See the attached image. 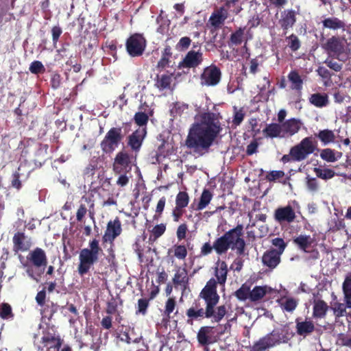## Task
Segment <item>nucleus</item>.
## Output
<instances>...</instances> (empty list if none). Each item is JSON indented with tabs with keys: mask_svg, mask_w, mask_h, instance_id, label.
I'll return each instance as SVG.
<instances>
[{
	"mask_svg": "<svg viewBox=\"0 0 351 351\" xmlns=\"http://www.w3.org/2000/svg\"><path fill=\"white\" fill-rule=\"evenodd\" d=\"M227 275V263L223 261L219 262L215 269L217 280L215 278H210L199 295V298L204 300L205 308L202 307L199 300H195L192 306L186 311L187 324H193L194 321H199L205 318L212 319L213 322L218 323L224 317L227 313V309L225 305L217 306L220 299L217 288V283L225 285Z\"/></svg>",
	"mask_w": 351,
	"mask_h": 351,
	"instance_id": "nucleus-1",
	"label": "nucleus"
},
{
	"mask_svg": "<svg viewBox=\"0 0 351 351\" xmlns=\"http://www.w3.org/2000/svg\"><path fill=\"white\" fill-rule=\"evenodd\" d=\"M222 128L218 115L207 112L200 114L186 136L185 145L195 155L202 156L208 153Z\"/></svg>",
	"mask_w": 351,
	"mask_h": 351,
	"instance_id": "nucleus-2",
	"label": "nucleus"
},
{
	"mask_svg": "<svg viewBox=\"0 0 351 351\" xmlns=\"http://www.w3.org/2000/svg\"><path fill=\"white\" fill-rule=\"evenodd\" d=\"M243 234V224H237L214 241V250L218 255L226 254L229 249L236 250L238 256L244 255L246 243Z\"/></svg>",
	"mask_w": 351,
	"mask_h": 351,
	"instance_id": "nucleus-3",
	"label": "nucleus"
},
{
	"mask_svg": "<svg viewBox=\"0 0 351 351\" xmlns=\"http://www.w3.org/2000/svg\"><path fill=\"white\" fill-rule=\"evenodd\" d=\"M103 253L99 246V241L93 239L88 243V247L80 250L79 254V265L77 271L80 276H84L90 269L91 267L96 263L99 255Z\"/></svg>",
	"mask_w": 351,
	"mask_h": 351,
	"instance_id": "nucleus-4",
	"label": "nucleus"
},
{
	"mask_svg": "<svg viewBox=\"0 0 351 351\" xmlns=\"http://www.w3.org/2000/svg\"><path fill=\"white\" fill-rule=\"evenodd\" d=\"M16 232L12 237V251L14 254L25 252L30 250L33 245L32 238L25 234L26 225L21 219L16 221Z\"/></svg>",
	"mask_w": 351,
	"mask_h": 351,
	"instance_id": "nucleus-5",
	"label": "nucleus"
},
{
	"mask_svg": "<svg viewBox=\"0 0 351 351\" xmlns=\"http://www.w3.org/2000/svg\"><path fill=\"white\" fill-rule=\"evenodd\" d=\"M317 143L312 136L304 138L298 144L290 149L293 161H302L313 154L317 148Z\"/></svg>",
	"mask_w": 351,
	"mask_h": 351,
	"instance_id": "nucleus-6",
	"label": "nucleus"
},
{
	"mask_svg": "<svg viewBox=\"0 0 351 351\" xmlns=\"http://www.w3.org/2000/svg\"><path fill=\"white\" fill-rule=\"evenodd\" d=\"M124 138L121 127L111 128L101 141L102 152L107 154H112L119 145Z\"/></svg>",
	"mask_w": 351,
	"mask_h": 351,
	"instance_id": "nucleus-7",
	"label": "nucleus"
},
{
	"mask_svg": "<svg viewBox=\"0 0 351 351\" xmlns=\"http://www.w3.org/2000/svg\"><path fill=\"white\" fill-rule=\"evenodd\" d=\"M147 46L145 38L141 34H134L126 40L125 47L127 52L131 57L142 56Z\"/></svg>",
	"mask_w": 351,
	"mask_h": 351,
	"instance_id": "nucleus-8",
	"label": "nucleus"
},
{
	"mask_svg": "<svg viewBox=\"0 0 351 351\" xmlns=\"http://www.w3.org/2000/svg\"><path fill=\"white\" fill-rule=\"evenodd\" d=\"M322 48L330 57L337 58L339 60H343L342 56L345 51V45L341 38L332 36L322 45Z\"/></svg>",
	"mask_w": 351,
	"mask_h": 351,
	"instance_id": "nucleus-9",
	"label": "nucleus"
},
{
	"mask_svg": "<svg viewBox=\"0 0 351 351\" xmlns=\"http://www.w3.org/2000/svg\"><path fill=\"white\" fill-rule=\"evenodd\" d=\"M132 156L127 151L119 152L114 159L112 164L113 171L115 173H129L132 169Z\"/></svg>",
	"mask_w": 351,
	"mask_h": 351,
	"instance_id": "nucleus-10",
	"label": "nucleus"
},
{
	"mask_svg": "<svg viewBox=\"0 0 351 351\" xmlns=\"http://www.w3.org/2000/svg\"><path fill=\"white\" fill-rule=\"evenodd\" d=\"M280 342V334L278 331L273 330L255 342L250 351H265L267 349L274 347Z\"/></svg>",
	"mask_w": 351,
	"mask_h": 351,
	"instance_id": "nucleus-11",
	"label": "nucleus"
},
{
	"mask_svg": "<svg viewBox=\"0 0 351 351\" xmlns=\"http://www.w3.org/2000/svg\"><path fill=\"white\" fill-rule=\"evenodd\" d=\"M221 70L215 65L206 67L200 75V83L202 86H216L221 80Z\"/></svg>",
	"mask_w": 351,
	"mask_h": 351,
	"instance_id": "nucleus-12",
	"label": "nucleus"
},
{
	"mask_svg": "<svg viewBox=\"0 0 351 351\" xmlns=\"http://www.w3.org/2000/svg\"><path fill=\"white\" fill-rule=\"evenodd\" d=\"M197 47V45L193 44V49L188 51L182 60L179 62L178 68H196L202 64L203 62V53L200 49L195 51V49Z\"/></svg>",
	"mask_w": 351,
	"mask_h": 351,
	"instance_id": "nucleus-13",
	"label": "nucleus"
},
{
	"mask_svg": "<svg viewBox=\"0 0 351 351\" xmlns=\"http://www.w3.org/2000/svg\"><path fill=\"white\" fill-rule=\"evenodd\" d=\"M122 232L121 222L118 217L113 220H110L106 226L104 234L102 237L103 243H109L114 245L115 239Z\"/></svg>",
	"mask_w": 351,
	"mask_h": 351,
	"instance_id": "nucleus-14",
	"label": "nucleus"
},
{
	"mask_svg": "<svg viewBox=\"0 0 351 351\" xmlns=\"http://www.w3.org/2000/svg\"><path fill=\"white\" fill-rule=\"evenodd\" d=\"M298 15V11L292 8L285 9L280 12L278 24L285 34H286L287 31L292 29L295 25Z\"/></svg>",
	"mask_w": 351,
	"mask_h": 351,
	"instance_id": "nucleus-15",
	"label": "nucleus"
},
{
	"mask_svg": "<svg viewBox=\"0 0 351 351\" xmlns=\"http://www.w3.org/2000/svg\"><path fill=\"white\" fill-rule=\"evenodd\" d=\"M296 217L294 209L291 206H280L277 208L274 213V218L280 224L284 223H291Z\"/></svg>",
	"mask_w": 351,
	"mask_h": 351,
	"instance_id": "nucleus-16",
	"label": "nucleus"
},
{
	"mask_svg": "<svg viewBox=\"0 0 351 351\" xmlns=\"http://www.w3.org/2000/svg\"><path fill=\"white\" fill-rule=\"evenodd\" d=\"M214 327L210 326H202L197 334V339L202 346H208L217 342L218 337L214 335Z\"/></svg>",
	"mask_w": 351,
	"mask_h": 351,
	"instance_id": "nucleus-17",
	"label": "nucleus"
},
{
	"mask_svg": "<svg viewBox=\"0 0 351 351\" xmlns=\"http://www.w3.org/2000/svg\"><path fill=\"white\" fill-rule=\"evenodd\" d=\"M146 134V128H143L135 130L128 136V145L132 151L134 152H139Z\"/></svg>",
	"mask_w": 351,
	"mask_h": 351,
	"instance_id": "nucleus-18",
	"label": "nucleus"
},
{
	"mask_svg": "<svg viewBox=\"0 0 351 351\" xmlns=\"http://www.w3.org/2000/svg\"><path fill=\"white\" fill-rule=\"evenodd\" d=\"M27 260L36 267L45 268L47 265V257L44 250L36 247L31 251L27 256Z\"/></svg>",
	"mask_w": 351,
	"mask_h": 351,
	"instance_id": "nucleus-19",
	"label": "nucleus"
},
{
	"mask_svg": "<svg viewBox=\"0 0 351 351\" xmlns=\"http://www.w3.org/2000/svg\"><path fill=\"white\" fill-rule=\"evenodd\" d=\"M172 282L176 287L180 286L182 291H184L189 287V278L186 269L177 267Z\"/></svg>",
	"mask_w": 351,
	"mask_h": 351,
	"instance_id": "nucleus-20",
	"label": "nucleus"
},
{
	"mask_svg": "<svg viewBox=\"0 0 351 351\" xmlns=\"http://www.w3.org/2000/svg\"><path fill=\"white\" fill-rule=\"evenodd\" d=\"M282 136H293L298 133L301 128L302 123L300 119L295 118L289 119L284 121L282 124Z\"/></svg>",
	"mask_w": 351,
	"mask_h": 351,
	"instance_id": "nucleus-21",
	"label": "nucleus"
},
{
	"mask_svg": "<svg viewBox=\"0 0 351 351\" xmlns=\"http://www.w3.org/2000/svg\"><path fill=\"white\" fill-rule=\"evenodd\" d=\"M280 256L274 249L267 250L262 256L263 264L273 269L280 263Z\"/></svg>",
	"mask_w": 351,
	"mask_h": 351,
	"instance_id": "nucleus-22",
	"label": "nucleus"
},
{
	"mask_svg": "<svg viewBox=\"0 0 351 351\" xmlns=\"http://www.w3.org/2000/svg\"><path fill=\"white\" fill-rule=\"evenodd\" d=\"M228 16V11L223 7H221L212 13L209 19V22L215 28H219L223 24Z\"/></svg>",
	"mask_w": 351,
	"mask_h": 351,
	"instance_id": "nucleus-23",
	"label": "nucleus"
},
{
	"mask_svg": "<svg viewBox=\"0 0 351 351\" xmlns=\"http://www.w3.org/2000/svg\"><path fill=\"white\" fill-rule=\"evenodd\" d=\"M173 73H169L168 71L162 75L157 74L154 80V86L160 90L169 89L172 82Z\"/></svg>",
	"mask_w": 351,
	"mask_h": 351,
	"instance_id": "nucleus-24",
	"label": "nucleus"
},
{
	"mask_svg": "<svg viewBox=\"0 0 351 351\" xmlns=\"http://www.w3.org/2000/svg\"><path fill=\"white\" fill-rule=\"evenodd\" d=\"M40 313L43 317L51 320L55 313L58 312L60 308H64L65 306H60L57 303L51 300H47L44 305L40 306Z\"/></svg>",
	"mask_w": 351,
	"mask_h": 351,
	"instance_id": "nucleus-25",
	"label": "nucleus"
},
{
	"mask_svg": "<svg viewBox=\"0 0 351 351\" xmlns=\"http://www.w3.org/2000/svg\"><path fill=\"white\" fill-rule=\"evenodd\" d=\"M330 306L323 300H315L313 307V316L315 319H322L326 317Z\"/></svg>",
	"mask_w": 351,
	"mask_h": 351,
	"instance_id": "nucleus-26",
	"label": "nucleus"
},
{
	"mask_svg": "<svg viewBox=\"0 0 351 351\" xmlns=\"http://www.w3.org/2000/svg\"><path fill=\"white\" fill-rule=\"evenodd\" d=\"M309 103L317 108H324L328 105L329 99L326 93H316L311 95Z\"/></svg>",
	"mask_w": 351,
	"mask_h": 351,
	"instance_id": "nucleus-27",
	"label": "nucleus"
},
{
	"mask_svg": "<svg viewBox=\"0 0 351 351\" xmlns=\"http://www.w3.org/2000/svg\"><path fill=\"white\" fill-rule=\"evenodd\" d=\"M176 306L177 304L175 298L171 297L167 299L162 313V324H167L169 322L170 319L172 317L171 315L176 310Z\"/></svg>",
	"mask_w": 351,
	"mask_h": 351,
	"instance_id": "nucleus-28",
	"label": "nucleus"
},
{
	"mask_svg": "<svg viewBox=\"0 0 351 351\" xmlns=\"http://www.w3.org/2000/svg\"><path fill=\"white\" fill-rule=\"evenodd\" d=\"M263 133L266 138L282 137V125L276 123L267 124L263 130Z\"/></svg>",
	"mask_w": 351,
	"mask_h": 351,
	"instance_id": "nucleus-29",
	"label": "nucleus"
},
{
	"mask_svg": "<svg viewBox=\"0 0 351 351\" xmlns=\"http://www.w3.org/2000/svg\"><path fill=\"white\" fill-rule=\"evenodd\" d=\"M334 300L337 299V297L334 295ZM348 308L347 303H341L338 301L333 300L330 302V308L332 311L333 315L336 319L346 316L347 315L346 308Z\"/></svg>",
	"mask_w": 351,
	"mask_h": 351,
	"instance_id": "nucleus-30",
	"label": "nucleus"
},
{
	"mask_svg": "<svg viewBox=\"0 0 351 351\" xmlns=\"http://www.w3.org/2000/svg\"><path fill=\"white\" fill-rule=\"evenodd\" d=\"M315 330V326L312 321L299 322L296 319V331L299 335L306 336L311 334Z\"/></svg>",
	"mask_w": 351,
	"mask_h": 351,
	"instance_id": "nucleus-31",
	"label": "nucleus"
},
{
	"mask_svg": "<svg viewBox=\"0 0 351 351\" xmlns=\"http://www.w3.org/2000/svg\"><path fill=\"white\" fill-rule=\"evenodd\" d=\"M288 79L291 83V88L298 93H301L303 87V80L296 70L290 71L288 75Z\"/></svg>",
	"mask_w": 351,
	"mask_h": 351,
	"instance_id": "nucleus-32",
	"label": "nucleus"
},
{
	"mask_svg": "<svg viewBox=\"0 0 351 351\" xmlns=\"http://www.w3.org/2000/svg\"><path fill=\"white\" fill-rule=\"evenodd\" d=\"M41 343L45 347L49 346H59L61 347L62 340L59 336H56L54 334L47 333L43 336L41 338Z\"/></svg>",
	"mask_w": 351,
	"mask_h": 351,
	"instance_id": "nucleus-33",
	"label": "nucleus"
},
{
	"mask_svg": "<svg viewBox=\"0 0 351 351\" xmlns=\"http://www.w3.org/2000/svg\"><path fill=\"white\" fill-rule=\"evenodd\" d=\"M293 241L301 250L308 252L307 249L313 243V239L309 235L300 234L294 238Z\"/></svg>",
	"mask_w": 351,
	"mask_h": 351,
	"instance_id": "nucleus-34",
	"label": "nucleus"
},
{
	"mask_svg": "<svg viewBox=\"0 0 351 351\" xmlns=\"http://www.w3.org/2000/svg\"><path fill=\"white\" fill-rule=\"evenodd\" d=\"M213 197V193L209 189H204L201 194L199 201L197 205L195 210H202L210 202Z\"/></svg>",
	"mask_w": 351,
	"mask_h": 351,
	"instance_id": "nucleus-35",
	"label": "nucleus"
},
{
	"mask_svg": "<svg viewBox=\"0 0 351 351\" xmlns=\"http://www.w3.org/2000/svg\"><path fill=\"white\" fill-rule=\"evenodd\" d=\"M267 293V287L266 286H255L253 289L250 290V300L255 302L261 300Z\"/></svg>",
	"mask_w": 351,
	"mask_h": 351,
	"instance_id": "nucleus-36",
	"label": "nucleus"
},
{
	"mask_svg": "<svg viewBox=\"0 0 351 351\" xmlns=\"http://www.w3.org/2000/svg\"><path fill=\"white\" fill-rule=\"evenodd\" d=\"M322 24L324 27L333 30L343 28L345 26V23L336 17H329L325 19L322 21Z\"/></svg>",
	"mask_w": 351,
	"mask_h": 351,
	"instance_id": "nucleus-37",
	"label": "nucleus"
},
{
	"mask_svg": "<svg viewBox=\"0 0 351 351\" xmlns=\"http://www.w3.org/2000/svg\"><path fill=\"white\" fill-rule=\"evenodd\" d=\"M344 301L347 303L348 308H351V274L347 276L342 285Z\"/></svg>",
	"mask_w": 351,
	"mask_h": 351,
	"instance_id": "nucleus-38",
	"label": "nucleus"
},
{
	"mask_svg": "<svg viewBox=\"0 0 351 351\" xmlns=\"http://www.w3.org/2000/svg\"><path fill=\"white\" fill-rule=\"evenodd\" d=\"M245 27H239L235 32L230 34V40L228 43L229 46L240 45L244 40Z\"/></svg>",
	"mask_w": 351,
	"mask_h": 351,
	"instance_id": "nucleus-39",
	"label": "nucleus"
},
{
	"mask_svg": "<svg viewBox=\"0 0 351 351\" xmlns=\"http://www.w3.org/2000/svg\"><path fill=\"white\" fill-rule=\"evenodd\" d=\"M315 136L323 143L324 145H328L333 143L335 139V135L332 130L326 129L320 130Z\"/></svg>",
	"mask_w": 351,
	"mask_h": 351,
	"instance_id": "nucleus-40",
	"label": "nucleus"
},
{
	"mask_svg": "<svg viewBox=\"0 0 351 351\" xmlns=\"http://www.w3.org/2000/svg\"><path fill=\"white\" fill-rule=\"evenodd\" d=\"M234 295L240 301H245L247 299L250 300V287L246 283L243 284L241 287L235 291Z\"/></svg>",
	"mask_w": 351,
	"mask_h": 351,
	"instance_id": "nucleus-41",
	"label": "nucleus"
},
{
	"mask_svg": "<svg viewBox=\"0 0 351 351\" xmlns=\"http://www.w3.org/2000/svg\"><path fill=\"white\" fill-rule=\"evenodd\" d=\"M298 301L293 298H287L285 301L280 303V306L283 311L287 312H293L297 307Z\"/></svg>",
	"mask_w": 351,
	"mask_h": 351,
	"instance_id": "nucleus-42",
	"label": "nucleus"
},
{
	"mask_svg": "<svg viewBox=\"0 0 351 351\" xmlns=\"http://www.w3.org/2000/svg\"><path fill=\"white\" fill-rule=\"evenodd\" d=\"M14 314L11 306L8 303L3 302L0 305V317L3 319H12Z\"/></svg>",
	"mask_w": 351,
	"mask_h": 351,
	"instance_id": "nucleus-43",
	"label": "nucleus"
},
{
	"mask_svg": "<svg viewBox=\"0 0 351 351\" xmlns=\"http://www.w3.org/2000/svg\"><path fill=\"white\" fill-rule=\"evenodd\" d=\"M313 171L315 173L317 177L325 180L332 178L335 175V171L331 169H322L319 167H315Z\"/></svg>",
	"mask_w": 351,
	"mask_h": 351,
	"instance_id": "nucleus-44",
	"label": "nucleus"
},
{
	"mask_svg": "<svg viewBox=\"0 0 351 351\" xmlns=\"http://www.w3.org/2000/svg\"><path fill=\"white\" fill-rule=\"evenodd\" d=\"M287 41V46L291 51H297L301 47V41L299 38L294 34H291L290 36L286 38Z\"/></svg>",
	"mask_w": 351,
	"mask_h": 351,
	"instance_id": "nucleus-45",
	"label": "nucleus"
},
{
	"mask_svg": "<svg viewBox=\"0 0 351 351\" xmlns=\"http://www.w3.org/2000/svg\"><path fill=\"white\" fill-rule=\"evenodd\" d=\"M165 230L166 225L165 223H160L155 226L151 230L149 239L155 241L165 233Z\"/></svg>",
	"mask_w": 351,
	"mask_h": 351,
	"instance_id": "nucleus-46",
	"label": "nucleus"
},
{
	"mask_svg": "<svg viewBox=\"0 0 351 351\" xmlns=\"http://www.w3.org/2000/svg\"><path fill=\"white\" fill-rule=\"evenodd\" d=\"M189 203V194L186 191H180L176 197V206L185 208Z\"/></svg>",
	"mask_w": 351,
	"mask_h": 351,
	"instance_id": "nucleus-47",
	"label": "nucleus"
},
{
	"mask_svg": "<svg viewBox=\"0 0 351 351\" xmlns=\"http://www.w3.org/2000/svg\"><path fill=\"white\" fill-rule=\"evenodd\" d=\"M24 167L22 165H21L17 171H16L12 176V181H11V185L12 187L16 189L17 190H19L22 187V184L20 180V178L22 176L23 173L22 169Z\"/></svg>",
	"mask_w": 351,
	"mask_h": 351,
	"instance_id": "nucleus-48",
	"label": "nucleus"
},
{
	"mask_svg": "<svg viewBox=\"0 0 351 351\" xmlns=\"http://www.w3.org/2000/svg\"><path fill=\"white\" fill-rule=\"evenodd\" d=\"M320 157L322 159L328 162H334L337 160L335 150L330 148L322 149L320 153Z\"/></svg>",
	"mask_w": 351,
	"mask_h": 351,
	"instance_id": "nucleus-49",
	"label": "nucleus"
},
{
	"mask_svg": "<svg viewBox=\"0 0 351 351\" xmlns=\"http://www.w3.org/2000/svg\"><path fill=\"white\" fill-rule=\"evenodd\" d=\"M233 110L234 116L232 119V124L237 127L242 123L245 114L242 108L238 109L237 106H234Z\"/></svg>",
	"mask_w": 351,
	"mask_h": 351,
	"instance_id": "nucleus-50",
	"label": "nucleus"
},
{
	"mask_svg": "<svg viewBox=\"0 0 351 351\" xmlns=\"http://www.w3.org/2000/svg\"><path fill=\"white\" fill-rule=\"evenodd\" d=\"M174 256L180 260H184L187 256V249L184 245H173Z\"/></svg>",
	"mask_w": 351,
	"mask_h": 351,
	"instance_id": "nucleus-51",
	"label": "nucleus"
},
{
	"mask_svg": "<svg viewBox=\"0 0 351 351\" xmlns=\"http://www.w3.org/2000/svg\"><path fill=\"white\" fill-rule=\"evenodd\" d=\"M134 122L138 126H145L149 121L148 115L143 112H136L134 117Z\"/></svg>",
	"mask_w": 351,
	"mask_h": 351,
	"instance_id": "nucleus-52",
	"label": "nucleus"
},
{
	"mask_svg": "<svg viewBox=\"0 0 351 351\" xmlns=\"http://www.w3.org/2000/svg\"><path fill=\"white\" fill-rule=\"evenodd\" d=\"M29 71L33 74L44 73L45 72V68L43 63L38 60L33 61L29 65Z\"/></svg>",
	"mask_w": 351,
	"mask_h": 351,
	"instance_id": "nucleus-53",
	"label": "nucleus"
},
{
	"mask_svg": "<svg viewBox=\"0 0 351 351\" xmlns=\"http://www.w3.org/2000/svg\"><path fill=\"white\" fill-rule=\"evenodd\" d=\"M271 243L276 247V249H275L276 252L282 255L287 247V243L285 242L284 239L280 237H276L271 240Z\"/></svg>",
	"mask_w": 351,
	"mask_h": 351,
	"instance_id": "nucleus-54",
	"label": "nucleus"
},
{
	"mask_svg": "<svg viewBox=\"0 0 351 351\" xmlns=\"http://www.w3.org/2000/svg\"><path fill=\"white\" fill-rule=\"evenodd\" d=\"M149 304V299L141 298L138 300L136 314H142L145 315Z\"/></svg>",
	"mask_w": 351,
	"mask_h": 351,
	"instance_id": "nucleus-55",
	"label": "nucleus"
},
{
	"mask_svg": "<svg viewBox=\"0 0 351 351\" xmlns=\"http://www.w3.org/2000/svg\"><path fill=\"white\" fill-rule=\"evenodd\" d=\"M191 43V39L188 36L182 37L176 45L177 50L184 51L189 49Z\"/></svg>",
	"mask_w": 351,
	"mask_h": 351,
	"instance_id": "nucleus-56",
	"label": "nucleus"
},
{
	"mask_svg": "<svg viewBox=\"0 0 351 351\" xmlns=\"http://www.w3.org/2000/svg\"><path fill=\"white\" fill-rule=\"evenodd\" d=\"M52 36L53 45L56 47L60 36L62 33V29L59 25L53 26L51 30Z\"/></svg>",
	"mask_w": 351,
	"mask_h": 351,
	"instance_id": "nucleus-57",
	"label": "nucleus"
},
{
	"mask_svg": "<svg viewBox=\"0 0 351 351\" xmlns=\"http://www.w3.org/2000/svg\"><path fill=\"white\" fill-rule=\"evenodd\" d=\"M333 97L335 102L338 104H341L346 98H349V96H348L346 93L337 88L334 90Z\"/></svg>",
	"mask_w": 351,
	"mask_h": 351,
	"instance_id": "nucleus-58",
	"label": "nucleus"
},
{
	"mask_svg": "<svg viewBox=\"0 0 351 351\" xmlns=\"http://www.w3.org/2000/svg\"><path fill=\"white\" fill-rule=\"evenodd\" d=\"M117 302L114 298H112L106 304V312L108 315H113L117 311Z\"/></svg>",
	"mask_w": 351,
	"mask_h": 351,
	"instance_id": "nucleus-59",
	"label": "nucleus"
},
{
	"mask_svg": "<svg viewBox=\"0 0 351 351\" xmlns=\"http://www.w3.org/2000/svg\"><path fill=\"white\" fill-rule=\"evenodd\" d=\"M324 64H326L328 67H329L330 69L338 72L340 71L342 69V64H339L337 62L335 61L332 58H327L324 61Z\"/></svg>",
	"mask_w": 351,
	"mask_h": 351,
	"instance_id": "nucleus-60",
	"label": "nucleus"
},
{
	"mask_svg": "<svg viewBox=\"0 0 351 351\" xmlns=\"http://www.w3.org/2000/svg\"><path fill=\"white\" fill-rule=\"evenodd\" d=\"M171 60L165 57H161L156 64V69L161 72L164 71L167 67L169 66Z\"/></svg>",
	"mask_w": 351,
	"mask_h": 351,
	"instance_id": "nucleus-61",
	"label": "nucleus"
},
{
	"mask_svg": "<svg viewBox=\"0 0 351 351\" xmlns=\"http://www.w3.org/2000/svg\"><path fill=\"white\" fill-rule=\"evenodd\" d=\"M88 212V209L84 204H80L77 213H76V219L79 222H82L86 216V213Z\"/></svg>",
	"mask_w": 351,
	"mask_h": 351,
	"instance_id": "nucleus-62",
	"label": "nucleus"
},
{
	"mask_svg": "<svg viewBox=\"0 0 351 351\" xmlns=\"http://www.w3.org/2000/svg\"><path fill=\"white\" fill-rule=\"evenodd\" d=\"M187 230L188 228L186 223H182L178 226L176 232V235L179 241L185 239Z\"/></svg>",
	"mask_w": 351,
	"mask_h": 351,
	"instance_id": "nucleus-63",
	"label": "nucleus"
},
{
	"mask_svg": "<svg viewBox=\"0 0 351 351\" xmlns=\"http://www.w3.org/2000/svg\"><path fill=\"white\" fill-rule=\"evenodd\" d=\"M285 176L283 171H271L266 176L267 180L272 182L281 178Z\"/></svg>",
	"mask_w": 351,
	"mask_h": 351,
	"instance_id": "nucleus-64",
	"label": "nucleus"
}]
</instances>
